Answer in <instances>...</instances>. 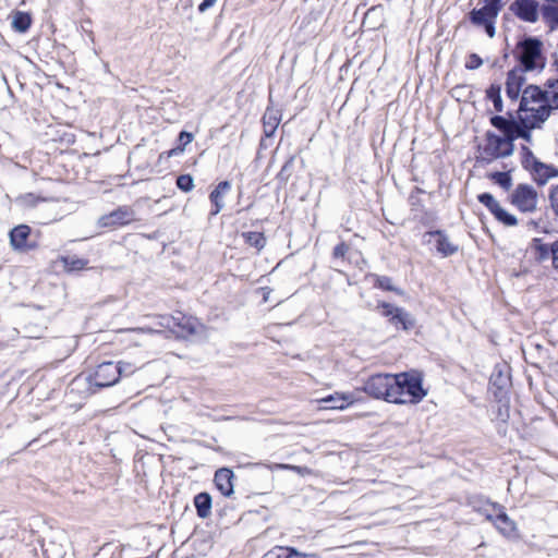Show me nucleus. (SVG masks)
<instances>
[{
	"label": "nucleus",
	"instance_id": "1",
	"mask_svg": "<svg viewBox=\"0 0 558 558\" xmlns=\"http://www.w3.org/2000/svg\"><path fill=\"white\" fill-rule=\"evenodd\" d=\"M557 110L558 80L548 81L544 88L527 85L521 96L518 119L524 126L542 128Z\"/></svg>",
	"mask_w": 558,
	"mask_h": 558
},
{
	"label": "nucleus",
	"instance_id": "2",
	"mask_svg": "<svg viewBox=\"0 0 558 558\" xmlns=\"http://www.w3.org/2000/svg\"><path fill=\"white\" fill-rule=\"evenodd\" d=\"M396 380L398 381L396 391V399H392V403L416 404L422 401L427 391L422 386V377L417 373H400L396 374Z\"/></svg>",
	"mask_w": 558,
	"mask_h": 558
},
{
	"label": "nucleus",
	"instance_id": "3",
	"mask_svg": "<svg viewBox=\"0 0 558 558\" xmlns=\"http://www.w3.org/2000/svg\"><path fill=\"white\" fill-rule=\"evenodd\" d=\"M514 144L510 138L486 132L485 138L477 149V162L488 165L497 159L509 157L513 154Z\"/></svg>",
	"mask_w": 558,
	"mask_h": 558
},
{
	"label": "nucleus",
	"instance_id": "4",
	"mask_svg": "<svg viewBox=\"0 0 558 558\" xmlns=\"http://www.w3.org/2000/svg\"><path fill=\"white\" fill-rule=\"evenodd\" d=\"M543 44L534 37L525 38L517 45V54L520 66L525 72L543 69L545 59L542 54Z\"/></svg>",
	"mask_w": 558,
	"mask_h": 558
},
{
	"label": "nucleus",
	"instance_id": "5",
	"mask_svg": "<svg viewBox=\"0 0 558 558\" xmlns=\"http://www.w3.org/2000/svg\"><path fill=\"white\" fill-rule=\"evenodd\" d=\"M398 385L396 375L376 374L365 381L363 389L371 397L392 402V399H396L393 387L397 389Z\"/></svg>",
	"mask_w": 558,
	"mask_h": 558
},
{
	"label": "nucleus",
	"instance_id": "6",
	"mask_svg": "<svg viewBox=\"0 0 558 558\" xmlns=\"http://www.w3.org/2000/svg\"><path fill=\"white\" fill-rule=\"evenodd\" d=\"M125 369L113 362H104L97 366L90 377V383L99 388L110 387L117 384Z\"/></svg>",
	"mask_w": 558,
	"mask_h": 558
},
{
	"label": "nucleus",
	"instance_id": "7",
	"mask_svg": "<svg viewBox=\"0 0 558 558\" xmlns=\"http://www.w3.org/2000/svg\"><path fill=\"white\" fill-rule=\"evenodd\" d=\"M511 203L522 213H533L537 208L538 194L527 184H519L511 195Z\"/></svg>",
	"mask_w": 558,
	"mask_h": 558
},
{
	"label": "nucleus",
	"instance_id": "8",
	"mask_svg": "<svg viewBox=\"0 0 558 558\" xmlns=\"http://www.w3.org/2000/svg\"><path fill=\"white\" fill-rule=\"evenodd\" d=\"M477 199L483 204L497 221L507 226L513 227L518 223L517 218L501 207L499 202L489 193H482L477 196Z\"/></svg>",
	"mask_w": 558,
	"mask_h": 558
},
{
	"label": "nucleus",
	"instance_id": "9",
	"mask_svg": "<svg viewBox=\"0 0 558 558\" xmlns=\"http://www.w3.org/2000/svg\"><path fill=\"white\" fill-rule=\"evenodd\" d=\"M377 307L381 310V314L385 317H388L389 322L393 326L401 325L403 329L408 330L411 329L415 324V320L412 317V315L401 307L395 306L387 302L378 303Z\"/></svg>",
	"mask_w": 558,
	"mask_h": 558
},
{
	"label": "nucleus",
	"instance_id": "10",
	"mask_svg": "<svg viewBox=\"0 0 558 558\" xmlns=\"http://www.w3.org/2000/svg\"><path fill=\"white\" fill-rule=\"evenodd\" d=\"M134 210L130 206H120L116 210L101 216L98 219L99 227L117 228L125 226L134 220Z\"/></svg>",
	"mask_w": 558,
	"mask_h": 558
},
{
	"label": "nucleus",
	"instance_id": "11",
	"mask_svg": "<svg viewBox=\"0 0 558 558\" xmlns=\"http://www.w3.org/2000/svg\"><path fill=\"white\" fill-rule=\"evenodd\" d=\"M525 167L530 168L534 180L539 184H546L551 178L558 175V171L549 165L538 161L531 153L525 159Z\"/></svg>",
	"mask_w": 558,
	"mask_h": 558
},
{
	"label": "nucleus",
	"instance_id": "12",
	"mask_svg": "<svg viewBox=\"0 0 558 558\" xmlns=\"http://www.w3.org/2000/svg\"><path fill=\"white\" fill-rule=\"evenodd\" d=\"M510 10L522 21L535 23L541 13V7L536 0H515Z\"/></svg>",
	"mask_w": 558,
	"mask_h": 558
},
{
	"label": "nucleus",
	"instance_id": "13",
	"mask_svg": "<svg viewBox=\"0 0 558 558\" xmlns=\"http://www.w3.org/2000/svg\"><path fill=\"white\" fill-rule=\"evenodd\" d=\"M168 328H178L175 330L181 336L193 335L198 331L199 323L196 318L185 316L182 313H177L169 318H167V323L165 325Z\"/></svg>",
	"mask_w": 558,
	"mask_h": 558
},
{
	"label": "nucleus",
	"instance_id": "14",
	"mask_svg": "<svg viewBox=\"0 0 558 558\" xmlns=\"http://www.w3.org/2000/svg\"><path fill=\"white\" fill-rule=\"evenodd\" d=\"M522 68H514L509 71L506 81V94L511 100H517L520 95L522 96L523 86L526 82Z\"/></svg>",
	"mask_w": 558,
	"mask_h": 558
},
{
	"label": "nucleus",
	"instance_id": "15",
	"mask_svg": "<svg viewBox=\"0 0 558 558\" xmlns=\"http://www.w3.org/2000/svg\"><path fill=\"white\" fill-rule=\"evenodd\" d=\"M317 402L320 404V410H344L348 405L353 403V397L351 393L336 392L318 399Z\"/></svg>",
	"mask_w": 558,
	"mask_h": 558
},
{
	"label": "nucleus",
	"instance_id": "16",
	"mask_svg": "<svg viewBox=\"0 0 558 558\" xmlns=\"http://www.w3.org/2000/svg\"><path fill=\"white\" fill-rule=\"evenodd\" d=\"M501 7H494L493 4L485 2V5L481 9H474L470 13V20L475 25H483L490 20H496Z\"/></svg>",
	"mask_w": 558,
	"mask_h": 558
},
{
	"label": "nucleus",
	"instance_id": "17",
	"mask_svg": "<svg viewBox=\"0 0 558 558\" xmlns=\"http://www.w3.org/2000/svg\"><path fill=\"white\" fill-rule=\"evenodd\" d=\"M31 233V228L26 225H20L11 230L10 232V243L14 250L17 251H27L32 248V245H28L27 239Z\"/></svg>",
	"mask_w": 558,
	"mask_h": 558
},
{
	"label": "nucleus",
	"instance_id": "18",
	"mask_svg": "<svg viewBox=\"0 0 558 558\" xmlns=\"http://www.w3.org/2000/svg\"><path fill=\"white\" fill-rule=\"evenodd\" d=\"M233 472L229 469L222 468L215 473V484L217 489L223 496H231L233 494Z\"/></svg>",
	"mask_w": 558,
	"mask_h": 558
},
{
	"label": "nucleus",
	"instance_id": "19",
	"mask_svg": "<svg viewBox=\"0 0 558 558\" xmlns=\"http://www.w3.org/2000/svg\"><path fill=\"white\" fill-rule=\"evenodd\" d=\"M231 183L229 181H221L215 187V190L210 193L209 199L214 205V209L211 210V215L219 214L225 207L223 198L230 192Z\"/></svg>",
	"mask_w": 558,
	"mask_h": 558
},
{
	"label": "nucleus",
	"instance_id": "20",
	"mask_svg": "<svg viewBox=\"0 0 558 558\" xmlns=\"http://www.w3.org/2000/svg\"><path fill=\"white\" fill-rule=\"evenodd\" d=\"M541 15L544 23L551 29H558V0L541 5Z\"/></svg>",
	"mask_w": 558,
	"mask_h": 558
},
{
	"label": "nucleus",
	"instance_id": "21",
	"mask_svg": "<svg viewBox=\"0 0 558 558\" xmlns=\"http://www.w3.org/2000/svg\"><path fill=\"white\" fill-rule=\"evenodd\" d=\"M262 558H317L314 555H305L292 547L275 546L268 550Z\"/></svg>",
	"mask_w": 558,
	"mask_h": 558
},
{
	"label": "nucleus",
	"instance_id": "22",
	"mask_svg": "<svg viewBox=\"0 0 558 558\" xmlns=\"http://www.w3.org/2000/svg\"><path fill=\"white\" fill-rule=\"evenodd\" d=\"M486 519L492 521L504 535L510 536L515 531V523L505 512H499L495 517L486 514Z\"/></svg>",
	"mask_w": 558,
	"mask_h": 558
},
{
	"label": "nucleus",
	"instance_id": "23",
	"mask_svg": "<svg viewBox=\"0 0 558 558\" xmlns=\"http://www.w3.org/2000/svg\"><path fill=\"white\" fill-rule=\"evenodd\" d=\"M490 123L502 133L501 136L511 140L513 131L517 129L518 121L513 118L507 119L501 116H494L490 118Z\"/></svg>",
	"mask_w": 558,
	"mask_h": 558
},
{
	"label": "nucleus",
	"instance_id": "24",
	"mask_svg": "<svg viewBox=\"0 0 558 558\" xmlns=\"http://www.w3.org/2000/svg\"><path fill=\"white\" fill-rule=\"evenodd\" d=\"M427 235L436 239V248L444 256H449L457 252L458 247L441 231L427 232Z\"/></svg>",
	"mask_w": 558,
	"mask_h": 558
},
{
	"label": "nucleus",
	"instance_id": "25",
	"mask_svg": "<svg viewBox=\"0 0 558 558\" xmlns=\"http://www.w3.org/2000/svg\"><path fill=\"white\" fill-rule=\"evenodd\" d=\"M194 506L196 508L197 515L202 519H206L211 513V497L207 493H199L194 497Z\"/></svg>",
	"mask_w": 558,
	"mask_h": 558
},
{
	"label": "nucleus",
	"instance_id": "26",
	"mask_svg": "<svg viewBox=\"0 0 558 558\" xmlns=\"http://www.w3.org/2000/svg\"><path fill=\"white\" fill-rule=\"evenodd\" d=\"M280 123V117L277 110L267 109L263 117L264 133L266 136H271Z\"/></svg>",
	"mask_w": 558,
	"mask_h": 558
},
{
	"label": "nucleus",
	"instance_id": "27",
	"mask_svg": "<svg viewBox=\"0 0 558 558\" xmlns=\"http://www.w3.org/2000/svg\"><path fill=\"white\" fill-rule=\"evenodd\" d=\"M31 23H32V19L29 16V14H27L25 12L16 11L12 15L11 24H12L13 29H15L16 32H20V33L26 32L29 28Z\"/></svg>",
	"mask_w": 558,
	"mask_h": 558
},
{
	"label": "nucleus",
	"instance_id": "28",
	"mask_svg": "<svg viewBox=\"0 0 558 558\" xmlns=\"http://www.w3.org/2000/svg\"><path fill=\"white\" fill-rule=\"evenodd\" d=\"M486 94H487V98H489L493 101L495 110L497 112H501L502 111V100H501V95H500V86L492 85L487 89Z\"/></svg>",
	"mask_w": 558,
	"mask_h": 558
},
{
	"label": "nucleus",
	"instance_id": "29",
	"mask_svg": "<svg viewBox=\"0 0 558 558\" xmlns=\"http://www.w3.org/2000/svg\"><path fill=\"white\" fill-rule=\"evenodd\" d=\"M536 128L524 126L521 121L518 119L517 129L513 131V135L511 137V143H513L517 138H523L526 142L532 141L531 131Z\"/></svg>",
	"mask_w": 558,
	"mask_h": 558
},
{
	"label": "nucleus",
	"instance_id": "30",
	"mask_svg": "<svg viewBox=\"0 0 558 558\" xmlns=\"http://www.w3.org/2000/svg\"><path fill=\"white\" fill-rule=\"evenodd\" d=\"M268 469L274 470H291L296 472L298 474L305 476L312 473V470L307 466H299V465H291V464H283V463H275L271 465H268Z\"/></svg>",
	"mask_w": 558,
	"mask_h": 558
},
{
	"label": "nucleus",
	"instance_id": "31",
	"mask_svg": "<svg viewBox=\"0 0 558 558\" xmlns=\"http://www.w3.org/2000/svg\"><path fill=\"white\" fill-rule=\"evenodd\" d=\"M243 236L245 238L246 243L253 247H256L258 251L265 246L266 239L263 233L247 232L244 233Z\"/></svg>",
	"mask_w": 558,
	"mask_h": 558
},
{
	"label": "nucleus",
	"instance_id": "32",
	"mask_svg": "<svg viewBox=\"0 0 558 558\" xmlns=\"http://www.w3.org/2000/svg\"><path fill=\"white\" fill-rule=\"evenodd\" d=\"M381 8L379 7H373L371 8L366 13H365V16L363 19V26H367L368 28H377L381 25V23H371V19H374V17H381Z\"/></svg>",
	"mask_w": 558,
	"mask_h": 558
},
{
	"label": "nucleus",
	"instance_id": "33",
	"mask_svg": "<svg viewBox=\"0 0 558 558\" xmlns=\"http://www.w3.org/2000/svg\"><path fill=\"white\" fill-rule=\"evenodd\" d=\"M490 383L493 386L502 389L509 384V376L508 374H505L501 369L496 368L493 375L490 376Z\"/></svg>",
	"mask_w": 558,
	"mask_h": 558
},
{
	"label": "nucleus",
	"instance_id": "34",
	"mask_svg": "<svg viewBox=\"0 0 558 558\" xmlns=\"http://www.w3.org/2000/svg\"><path fill=\"white\" fill-rule=\"evenodd\" d=\"M177 186L183 192H190L194 187V180L190 174H181L177 178Z\"/></svg>",
	"mask_w": 558,
	"mask_h": 558
},
{
	"label": "nucleus",
	"instance_id": "35",
	"mask_svg": "<svg viewBox=\"0 0 558 558\" xmlns=\"http://www.w3.org/2000/svg\"><path fill=\"white\" fill-rule=\"evenodd\" d=\"M64 266L68 270H81L85 268L87 262L82 258L66 257L63 259Z\"/></svg>",
	"mask_w": 558,
	"mask_h": 558
},
{
	"label": "nucleus",
	"instance_id": "36",
	"mask_svg": "<svg viewBox=\"0 0 558 558\" xmlns=\"http://www.w3.org/2000/svg\"><path fill=\"white\" fill-rule=\"evenodd\" d=\"M492 178L495 180L497 184H499L501 187L506 190H509L512 184L511 177L507 172H495L492 175Z\"/></svg>",
	"mask_w": 558,
	"mask_h": 558
},
{
	"label": "nucleus",
	"instance_id": "37",
	"mask_svg": "<svg viewBox=\"0 0 558 558\" xmlns=\"http://www.w3.org/2000/svg\"><path fill=\"white\" fill-rule=\"evenodd\" d=\"M375 286L380 288V289H383V290L398 292V289L395 288V286L392 284L391 278L386 277V276L377 277Z\"/></svg>",
	"mask_w": 558,
	"mask_h": 558
},
{
	"label": "nucleus",
	"instance_id": "38",
	"mask_svg": "<svg viewBox=\"0 0 558 558\" xmlns=\"http://www.w3.org/2000/svg\"><path fill=\"white\" fill-rule=\"evenodd\" d=\"M535 250L539 259H546L551 255V246L536 240Z\"/></svg>",
	"mask_w": 558,
	"mask_h": 558
},
{
	"label": "nucleus",
	"instance_id": "39",
	"mask_svg": "<svg viewBox=\"0 0 558 558\" xmlns=\"http://www.w3.org/2000/svg\"><path fill=\"white\" fill-rule=\"evenodd\" d=\"M482 64H483L482 59L475 53L470 54L465 62V66L470 70H475V69L480 68Z\"/></svg>",
	"mask_w": 558,
	"mask_h": 558
},
{
	"label": "nucleus",
	"instance_id": "40",
	"mask_svg": "<svg viewBox=\"0 0 558 558\" xmlns=\"http://www.w3.org/2000/svg\"><path fill=\"white\" fill-rule=\"evenodd\" d=\"M549 199L554 213L558 216V185L551 190Z\"/></svg>",
	"mask_w": 558,
	"mask_h": 558
},
{
	"label": "nucleus",
	"instance_id": "41",
	"mask_svg": "<svg viewBox=\"0 0 558 558\" xmlns=\"http://www.w3.org/2000/svg\"><path fill=\"white\" fill-rule=\"evenodd\" d=\"M192 141H193V134H192V133H189V132L182 131V132L179 134V142L181 143V146H180V147H183V149H184V148H185V146H186L187 144H190Z\"/></svg>",
	"mask_w": 558,
	"mask_h": 558
},
{
	"label": "nucleus",
	"instance_id": "42",
	"mask_svg": "<svg viewBox=\"0 0 558 558\" xmlns=\"http://www.w3.org/2000/svg\"><path fill=\"white\" fill-rule=\"evenodd\" d=\"M349 250V246L345 243H340L333 248V256L336 258L343 257Z\"/></svg>",
	"mask_w": 558,
	"mask_h": 558
},
{
	"label": "nucleus",
	"instance_id": "43",
	"mask_svg": "<svg viewBox=\"0 0 558 558\" xmlns=\"http://www.w3.org/2000/svg\"><path fill=\"white\" fill-rule=\"evenodd\" d=\"M551 257L554 268L558 270V241L551 244Z\"/></svg>",
	"mask_w": 558,
	"mask_h": 558
},
{
	"label": "nucleus",
	"instance_id": "44",
	"mask_svg": "<svg viewBox=\"0 0 558 558\" xmlns=\"http://www.w3.org/2000/svg\"><path fill=\"white\" fill-rule=\"evenodd\" d=\"M217 2V0H204L199 5H198V11L201 13H204L206 12L208 9L213 8L215 5V3Z\"/></svg>",
	"mask_w": 558,
	"mask_h": 558
},
{
	"label": "nucleus",
	"instance_id": "45",
	"mask_svg": "<svg viewBox=\"0 0 558 558\" xmlns=\"http://www.w3.org/2000/svg\"><path fill=\"white\" fill-rule=\"evenodd\" d=\"M494 23H495V20H490L488 22H486L485 24H483L482 26L485 27V31L487 33V35L493 38L495 36V26H494Z\"/></svg>",
	"mask_w": 558,
	"mask_h": 558
},
{
	"label": "nucleus",
	"instance_id": "46",
	"mask_svg": "<svg viewBox=\"0 0 558 558\" xmlns=\"http://www.w3.org/2000/svg\"><path fill=\"white\" fill-rule=\"evenodd\" d=\"M117 365L119 366H123V368L125 369V372H123L122 375H131L134 373V371L136 369L135 366L131 363H128V362H120L118 363Z\"/></svg>",
	"mask_w": 558,
	"mask_h": 558
},
{
	"label": "nucleus",
	"instance_id": "47",
	"mask_svg": "<svg viewBox=\"0 0 558 558\" xmlns=\"http://www.w3.org/2000/svg\"><path fill=\"white\" fill-rule=\"evenodd\" d=\"M183 151H184V150H183V147H180V146H179V147H175V148L170 149V150L167 153V155H168V157H172V156H177V155H179V154H181V153H183Z\"/></svg>",
	"mask_w": 558,
	"mask_h": 558
},
{
	"label": "nucleus",
	"instance_id": "48",
	"mask_svg": "<svg viewBox=\"0 0 558 558\" xmlns=\"http://www.w3.org/2000/svg\"><path fill=\"white\" fill-rule=\"evenodd\" d=\"M485 2H488L494 7H500V0H485Z\"/></svg>",
	"mask_w": 558,
	"mask_h": 558
},
{
	"label": "nucleus",
	"instance_id": "49",
	"mask_svg": "<svg viewBox=\"0 0 558 558\" xmlns=\"http://www.w3.org/2000/svg\"><path fill=\"white\" fill-rule=\"evenodd\" d=\"M268 294H269V291L264 293V301H265V302H267V301H268Z\"/></svg>",
	"mask_w": 558,
	"mask_h": 558
},
{
	"label": "nucleus",
	"instance_id": "50",
	"mask_svg": "<svg viewBox=\"0 0 558 558\" xmlns=\"http://www.w3.org/2000/svg\"><path fill=\"white\" fill-rule=\"evenodd\" d=\"M531 225H533L534 227H536V222L535 221H530Z\"/></svg>",
	"mask_w": 558,
	"mask_h": 558
}]
</instances>
